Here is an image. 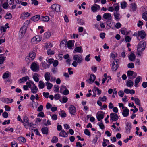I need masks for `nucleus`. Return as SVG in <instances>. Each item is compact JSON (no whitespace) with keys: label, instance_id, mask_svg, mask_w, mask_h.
I'll return each instance as SVG.
<instances>
[{"label":"nucleus","instance_id":"obj_1","mask_svg":"<svg viewBox=\"0 0 147 147\" xmlns=\"http://www.w3.org/2000/svg\"><path fill=\"white\" fill-rule=\"evenodd\" d=\"M146 46V42L144 41L140 42L138 44L137 47V55L139 56L142 55V52L144 50Z\"/></svg>","mask_w":147,"mask_h":147},{"label":"nucleus","instance_id":"obj_2","mask_svg":"<svg viewBox=\"0 0 147 147\" xmlns=\"http://www.w3.org/2000/svg\"><path fill=\"white\" fill-rule=\"evenodd\" d=\"M73 59L74 60L72 63V65L75 67H76L78 63H81L83 59L82 58V55H74L73 57Z\"/></svg>","mask_w":147,"mask_h":147},{"label":"nucleus","instance_id":"obj_3","mask_svg":"<svg viewBox=\"0 0 147 147\" xmlns=\"http://www.w3.org/2000/svg\"><path fill=\"white\" fill-rule=\"evenodd\" d=\"M119 60L117 59H115L112 64V70L113 71H116L119 67Z\"/></svg>","mask_w":147,"mask_h":147},{"label":"nucleus","instance_id":"obj_4","mask_svg":"<svg viewBox=\"0 0 147 147\" xmlns=\"http://www.w3.org/2000/svg\"><path fill=\"white\" fill-rule=\"evenodd\" d=\"M32 70L35 72H37L39 70V65L35 62H33L30 66Z\"/></svg>","mask_w":147,"mask_h":147},{"label":"nucleus","instance_id":"obj_5","mask_svg":"<svg viewBox=\"0 0 147 147\" xmlns=\"http://www.w3.org/2000/svg\"><path fill=\"white\" fill-rule=\"evenodd\" d=\"M41 37L39 35H36L31 39V42L32 44H36L38 42L41 41Z\"/></svg>","mask_w":147,"mask_h":147},{"label":"nucleus","instance_id":"obj_6","mask_svg":"<svg viewBox=\"0 0 147 147\" xmlns=\"http://www.w3.org/2000/svg\"><path fill=\"white\" fill-rule=\"evenodd\" d=\"M69 111L70 114L74 116L76 113L75 107L73 105H70L69 107Z\"/></svg>","mask_w":147,"mask_h":147},{"label":"nucleus","instance_id":"obj_7","mask_svg":"<svg viewBox=\"0 0 147 147\" xmlns=\"http://www.w3.org/2000/svg\"><path fill=\"white\" fill-rule=\"evenodd\" d=\"M51 8L53 11H55L56 12H58L60 11V6L59 5L56 4H53Z\"/></svg>","mask_w":147,"mask_h":147},{"label":"nucleus","instance_id":"obj_8","mask_svg":"<svg viewBox=\"0 0 147 147\" xmlns=\"http://www.w3.org/2000/svg\"><path fill=\"white\" fill-rule=\"evenodd\" d=\"M110 118L111 121H116L118 119V116L116 113H112L110 115Z\"/></svg>","mask_w":147,"mask_h":147},{"label":"nucleus","instance_id":"obj_9","mask_svg":"<svg viewBox=\"0 0 147 147\" xmlns=\"http://www.w3.org/2000/svg\"><path fill=\"white\" fill-rule=\"evenodd\" d=\"M96 79V76L94 74H91L89 80H86V82L89 84H92L93 83Z\"/></svg>","mask_w":147,"mask_h":147},{"label":"nucleus","instance_id":"obj_10","mask_svg":"<svg viewBox=\"0 0 147 147\" xmlns=\"http://www.w3.org/2000/svg\"><path fill=\"white\" fill-rule=\"evenodd\" d=\"M100 7L99 5L96 4H94L93 6L91 7V10L93 12H96L97 10H100Z\"/></svg>","mask_w":147,"mask_h":147},{"label":"nucleus","instance_id":"obj_11","mask_svg":"<svg viewBox=\"0 0 147 147\" xmlns=\"http://www.w3.org/2000/svg\"><path fill=\"white\" fill-rule=\"evenodd\" d=\"M40 66L43 69H45L49 68L50 65L47 64L45 61H42L40 63Z\"/></svg>","mask_w":147,"mask_h":147},{"label":"nucleus","instance_id":"obj_12","mask_svg":"<svg viewBox=\"0 0 147 147\" xmlns=\"http://www.w3.org/2000/svg\"><path fill=\"white\" fill-rule=\"evenodd\" d=\"M129 110L126 107H125L122 112V115L124 117H126L129 115Z\"/></svg>","mask_w":147,"mask_h":147},{"label":"nucleus","instance_id":"obj_13","mask_svg":"<svg viewBox=\"0 0 147 147\" xmlns=\"http://www.w3.org/2000/svg\"><path fill=\"white\" fill-rule=\"evenodd\" d=\"M26 30L27 27L26 26H23L21 28L20 32L22 36H24V35Z\"/></svg>","mask_w":147,"mask_h":147},{"label":"nucleus","instance_id":"obj_14","mask_svg":"<svg viewBox=\"0 0 147 147\" xmlns=\"http://www.w3.org/2000/svg\"><path fill=\"white\" fill-rule=\"evenodd\" d=\"M131 128V125L129 123H127L126 124L125 127V132L127 134L130 133V130Z\"/></svg>","mask_w":147,"mask_h":147},{"label":"nucleus","instance_id":"obj_15","mask_svg":"<svg viewBox=\"0 0 147 147\" xmlns=\"http://www.w3.org/2000/svg\"><path fill=\"white\" fill-rule=\"evenodd\" d=\"M115 19L117 21H119L121 18L120 14L118 12H115L114 13Z\"/></svg>","mask_w":147,"mask_h":147},{"label":"nucleus","instance_id":"obj_16","mask_svg":"<svg viewBox=\"0 0 147 147\" xmlns=\"http://www.w3.org/2000/svg\"><path fill=\"white\" fill-rule=\"evenodd\" d=\"M138 36H140L142 39H143L145 37L146 34L144 31H140L138 32Z\"/></svg>","mask_w":147,"mask_h":147},{"label":"nucleus","instance_id":"obj_17","mask_svg":"<svg viewBox=\"0 0 147 147\" xmlns=\"http://www.w3.org/2000/svg\"><path fill=\"white\" fill-rule=\"evenodd\" d=\"M103 18L105 19L111 20L112 17L111 14L109 13H105L103 15Z\"/></svg>","mask_w":147,"mask_h":147},{"label":"nucleus","instance_id":"obj_18","mask_svg":"<svg viewBox=\"0 0 147 147\" xmlns=\"http://www.w3.org/2000/svg\"><path fill=\"white\" fill-rule=\"evenodd\" d=\"M45 78L47 81V82H48L49 80H50L51 79V74L49 72H46L44 76Z\"/></svg>","mask_w":147,"mask_h":147},{"label":"nucleus","instance_id":"obj_19","mask_svg":"<svg viewBox=\"0 0 147 147\" xmlns=\"http://www.w3.org/2000/svg\"><path fill=\"white\" fill-rule=\"evenodd\" d=\"M141 79L142 78L140 76H138L136 78L134 82V86L135 87H138V84Z\"/></svg>","mask_w":147,"mask_h":147},{"label":"nucleus","instance_id":"obj_20","mask_svg":"<svg viewBox=\"0 0 147 147\" xmlns=\"http://www.w3.org/2000/svg\"><path fill=\"white\" fill-rule=\"evenodd\" d=\"M59 135L61 137L65 138L67 136L68 134L64 130H62L59 133Z\"/></svg>","mask_w":147,"mask_h":147},{"label":"nucleus","instance_id":"obj_21","mask_svg":"<svg viewBox=\"0 0 147 147\" xmlns=\"http://www.w3.org/2000/svg\"><path fill=\"white\" fill-rule=\"evenodd\" d=\"M30 15L29 13L28 12H24L21 14L20 18L22 19H24L29 17Z\"/></svg>","mask_w":147,"mask_h":147},{"label":"nucleus","instance_id":"obj_22","mask_svg":"<svg viewBox=\"0 0 147 147\" xmlns=\"http://www.w3.org/2000/svg\"><path fill=\"white\" fill-rule=\"evenodd\" d=\"M76 52L82 53L83 52V50L82 47L81 46L77 47L75 48L74 51V53Z\"/></svg>","mask_w":147,"mask_h":147},{"label":"nucleus","instance_id":"obj_23","mask_svg":"<svg viewBox=\"0 0 147 147\" xmlns=\"http://www.w3.org/2000/svg\"><path fill=\"white\" fill-rule=\"evenodd\" d=\"M30 89L31 90V92L33 94H36L38 92V88L36 85L32 86Z\"/></svg>","mask_w":147,"mask_h":147},{"label":"nucleus","instance_id":"obj_24","mask_svg":"<svg viewBox=\"0 0 147 147\" xmlns=\"http://www.w3.org/2000/svg\"><path fill=\"white\" fill-rule=\"evenodd\" d=\"M74 44L71 40H70L67 42V47L69 49H72V47H74Z\"/></svg>","mask_w":147,"mask_h":147},{"label":"nucleus","instance_id":"obj_25","mask_svg":"<svg viewBox=\"0 0 147 147\" xmlns=\"http://www.w3.org/2000/svg\"><path fill=\"white\" fill-rule=\"evenodd\" d=\"M40 19L42 21L45 22L48 21L49 20V17L47 16H42Z\"/></svg>","mask_w":147,"mask_h":147},{"label":"nucleus","instance_id":"obj_26","mask_svg":"<svg viewBox=\"0 0 147 147\" xmlns=\"http://www.w3.org/2000/svg\"><path fill=\"white\" fill-rule=\"evenodd\" d=\"M130 7L132 11H135L137 8V5L135 3H132L131 4Z\"/></svg>","mask_w":147,"mask_h":147},{"label":"nucleus","instance_id":"obj_27","mask_svg":"<svg viewBox=\"0 0 147 147\" xmlns=\"http://www.w3.org/2000/svg\"><path fill=\"white\" fill-rule=\"evenodd\" d=\"M135 58V55L134 53H131L129 56V60L132 61H134Z\"/></svg>","mask_w":147,"mask_h":147},{"label":"nucleus","instance_id":"obj_28","mask_svg":"<svg viewBox=\"0 0 147 147\" xmlns=\"http://www.w3.org/2000/svg\"><path fill=\"white\" fill-rule=\"evenodd\" d=\"M45 86V84L42 81H40L39 82L38 87L40 89H43Z\"/></svg>","mask_w":147,"mask_h":147},{"label":"nucleus","instance_id":"obj_29","mask_svg":"<svg viewBox=\"0 0 147 147\" xmlns=\"http://www.w3.org/2000/svg\"><path fill=\"white\" fill-rule=\"evenodd\" d=\"M40 18V16L39 15H36L33 16L31 20L34 22L38 21Z\"/></svg>","mask_w":147,"mask_h":147},{"label":"nucleus","instance_id":"obj_30","mask_svg":"<svg viewBox=\"0 0 147 147\" xmlns=\"http://www.w3.org/2000/svg\"><path fill=\"white\" fill-rule=\"evenodd\" d=\"M46 85L47 86V89L48 90L51 89L53 87V84L49 82V81L45 83Z\"/></svg>","mask_w":147,"mask_h":147},{"label":"nucleus","instance_id":"obj_31","mask_svg":"<svg viewBox=\"0 0 147 147\" xmlns=\"http://www.w3.org/2000/svg\"><path fill=\"white\" fill-rule=\"evenodd\" d=\"M36 54L35 52L32 51L30 52L29 53V57L31 58L32 59H34L35 58Z\"/></svg>","mask_w":147,"mask_h":147},{"label":"nucleus","instance_id":"obj_32","mask_svg":"<svg viewBox=\"0 0 147 147\" xmlns=\"http://www.w3.org/2000/svg\"><path fill=\"white\" fill-rule=\"evenodd\" d=\"M59 114L62 117H65L66 116V113L64 111H61L59 112Z\"/></svg>","mask_w":147,"mask_h":147},{"label":"nucleus","instance_id":"obj_33","mask_svg":"<svg viewBox=\"0 0 147 147\" xmlns=\"http://www.w3.org/2000/svg\"><path fill=\"white\" fill-rule=\"evenodd\" d=\"M28 76L23 77L20 79V81L21 83L22 82H24L26 81L28 79Z\"/></svg>","mask_w":147,"mask_h":147},{"label":"nucleus","instance_id":"obj_34","mask_svg":"<svg viewBox=\"0 0 147 147\" xmlns=\"http://www.w3.org/2000/svg\"><path fill=\"white\" fill-rule=\"evenodd\" d=\"M59 100L61 103H65L68 101V98L65 96H63L62 100Z\"/></svg>","mask_w":147,"mask_h":147},{"label":"nucleus","instance_id":"obj_35","mask_svg":"<svg viewBox=\"0 0 147 147\" xmlns=\"http://www.w3.org/2000/svg\"><path fill=\"white\" fill-rule=\"evenodd\" d=\"M114 10H115V12H118L119 9V5L118 3H116L114 4Z\"/></svg>","mask_w":147,"mask_h":147},{"label":"nucleus","instance_id":"obj_36","mask_svg":"<svg viewBox=\"0 0 147 147\" xmlns=\"http://www.w3.org/2000/svg\"><path fill=\"white\" fill-rule=\"evenodd\" d=\"M21 122L22 123H29V119L26 116H24V117L23 120H21Z\"/></svg>","mask_w":147,"mask_h":147},{"label":"nucleus","instance_id":"obj_37","mask_svg":"<svg viewBox=\"0 0 147 147\" xmlns=\"http://www.w3.org/2000/svg\"><path fill=\"white\" fill-rule=\"evenodd\" d=\"M42 133L45 134H47L48 133V130L47 127L42 128L41 129Z\"/></svg>","mask_w":147,"mask_h":147},{"label":"nucleus","instance_id":"obj_38","mask_svg":"<svg viewBox=\"0 0 147 147\" xmlns=\"http://www.w3.org/2000/svg\"><path fill=\"white\" fill-rule=\"evenodd\" d=\"M127 3L125 1L121 2V6L122 9H125L127 6Z\"/></svg>","mask_w":147,"mask_h":147},{"label":"nucleus","instance_id":"obj_39","mask_svg":"<svg viewBox=\"0 0 147 147\" xmlns=\"http://www.w3.org/2000/svg\"><path fill=\"white\" fill-rule=\"evenodd\" d=\"M58 138L57 137L53 136L51 140V142L53 143H56L58 142Z\"/></svg>","mask_w":147,"mask_h":147},{"label":"nucleus","instance_id":"obj_40","mask_svg":"<svg viewBox=\"0 0 147 147\" xmlns=\"http://www.w3.org/2000/svg\"><path fill=\"white\" fill-rule=\"evenodd\" d=\"M51 33L50 32H47L44 34V37L45 38H48L51 36Z\"/></svg>","mask_w":147,"mask_h":147},{"label":"nucleus","instance_id":"obj_41","mask_svg":"<svg viewBox=\"0 0 147 147\" xmlns=\"http://www.w3.org/2000/svg\"><path fill=\"white\" fill-rule=\"evenodd\" d=\"M142 18L145 21H147V11H145L142 13Z\"/></svg>","mask_w":147,"mask_h":147},{"label":"nucleus","instance_id":"obj_42","mask_svg":"<svg viewBox=\"0 0 147 147\" xmlns=\"http://www.w3.org/2000/svg\"><path fill=\"white\" fill-rule=\"evenodd\" d=\"M134 101L136 105L139 106H140V101L138 98H135Z\"/></svg>","mask_w":147,"mask_h":147},{"label":"nucleus","instance_id":"obj_43","mask_svg":"<svg viewBox=\"0 0 147 147\" xmlns=\"http://www.w3.org/2000/svg\"><path fill=\"white\" fill-rule=\"evenodd\" d=\"M127 85L128 86L131 87L133 85L134 82L130 80L127 82Z\"/></svg>","mask_w":147,"mask_h":147},{"label":"nucleus","instance_id":"obj_44","mask_svg":"<svg viewBox=\"0 0 147 147\" xmlns=\"http://www.w3.org/2000/svg\"><path fill=\"white\" fill-rule=\"evenodd\" d=\"M38 74H36L33 77L34 81L36 82H38L39 80V78L38 77Z\"/></svg>","mask_w":147,"mask_h":147},{"label":"nucleus","instance_id":"obj_45","mask_svg":"<svg viewBox=\"0 0 147 147\" xmlns=\"http://www.w3.org/2000/svg\"><path fill=\"white\" fill-rule=\"evenodd\" d=\"M5 17L6 19H11L12 18V16L11 13H6Z\"/></svg>","mask_w":147,"mask_h":147},{"label":"nucleus","instance_id":"obj_46","mask_svg":"<svg viewBox=\"0 0 147 147\" xmlns=\"http://www.w3.org/2000/svg\"><path fill=\"white\" fill-rule=\"evenodd\" d=\"M18 140L19 141L23 142H26V140L23 137L20 136L18 137Z\"/></svg>","mask_w":147,"mask_h":147},{"label":"nucleus","instance_id":"obj_47","mask_svg":"<svg viewBox=\"0 0 147 147\" xmlns=\"http://www.w3.org/2000/svg\"><path fill=\"white\" fill-rule=\"evenodd\" d=\"M104 118V115L103 114H100L97 116V119L98 121H100Z\"/></svg>","mask_w":147,"mask_h":147},{"label":"nucleus","instance_id":"obj_48","mask_svg":"<svg viewBox=\"0 0 147 147\" xmlns=\"http://www.w3.org/2000/svg\"><path fill=\"white\" fill-rule=\"evenodd\" d=\"M66 42L67 41L66 40H64L62 41L60 44V47H64L66 46Z\"/></svg>","mask_w":147,"mask_h":147},{"label":"nucleus","instance_id":"obj_49","mask_svg":"<svg viewBox=\"0 0 147 147\" xmlns=\"http://www.w3.org/2000/svg\"><path fill=\"white\" fill-rule=\"evenodd\" d=\"M108 142H109V141L108 140H105L104 139V141L102 143V146L103 147H106L107 145L106 143H107Z\"/></svg>","mask_w":147,"mask_h":147},{"label":"nucleus","instance_id":"obj_50","mask_svg":"<svg viewBox=\"0 0 147 147\" xmlns=\"http://www.w3.org/2000/svg\"><path fill=\"white\" fill-rule=\"evenodd\" d=\"M5 58V57L0 56V64H1L4 63Z\"/></svg>","mask_w":147,"mask_h":147},{"label":"nucleus","instance_id":"obj_51","mask_svg":"<svg viewBox=\"0 0 147 147\" xmlns=\"http://www.w3.org/2000/svg\"><path fill=\"white\" fill-rule=\"evenodd\" d=\"M47 54L49 55H53L54 54V51L51 50V49H49L47 52Z\"/></svg>","mask_w":147,"mask_h":147},{"label":"nucleus","instance_id":"obj_52","mask_svg":"<svg viewBox=\"0 0 147 147\" xmlns=\"http://www.w3.org/2000/svg\"><path fill=\"white\" fill-rule=\"evenodd\" d=\"M134 72L132 71H128L127 72V76L128 77H129L132 76L134 74Z\"/></svg>","mask_w":147,"mask_h":147},{"label":"nucleus","instance_id":"obj_53","mask_svg":"<svg viewBox=\"0 0 147 147\" xmlns=\"http://www.w3.org/2000/svg\"><path fill=\"white\" fill-rule=\"evenodd\" d=\"M31 1V3L35 6L37 5L38 4V2L37 0H32Z\"/></svg>","mask_w":147,"mask_h":147},{"label":"nucleus","instance_id":"obj_54","mask_svg":"<svg viewBox=\"0 0 147 147\" xmlns=\"http://www.w3.org/2000/svg\"><path fill=\"white\" fill-rule=\"evenodd\" d=\"M69 91L66 88L65 89H64V90L63 91L62 93L64 95H67L69 94Z\"/></svg>","mask_w":147,"mask_h":147},{"label":"nucleus","instance_id":"obj_55","mask_svg":"<svg viewBox=\"0 0 147 147\" xmlns=\"http://www.w3.org/2000/svg\"><path fill=\"white\" fill-rule=\"evenodd\" d=\"M9 76V74L8 73H5L3 76V78L4 79L8 78Z\"/></svg>","mask_w":147,"mask_h":147},{"label":"nucleus","instance_id":"obj_56","mask_svg":"<svg viewBox=\"0 0 147 147\" xmlns=\"http://www.w3.org/2000/svg\"><path fill=\"white\" fill-rule=\"evenodd\" d=\"M133 137L132 136H130L129 137L127 138L126 139H125L123 140V142L125 143H127L128 141L131 139Z\"/></svg>","mask_w":147,"mask_h":147},{"label":"nucleus","instance_id":"obj_57","mask_svg":"<svg viewBox=\"0 0 147 147\" xmlns=\"http://www.w3.org/2000/svg\"><path fill=\"white\" fill-rule=\"evenodd\" d=\"M61 96L59 94H57L55 95L54 98L55 100H57L60 98Z\"/></svg>","mask_w":147,"mask_h":147},{"label":"nucleus","instance_id":"obj_58","mask_svg":"<svg viewBox=\"0 0 147 147\" xmlns=\"http://www.w3.org/2000/svg\"><path fill=\"white\" fill-rule=\"evenodd\" d=\"M100 100L102 101H105L107 100V97L106 96H104L103 97H100L99 98Z\"/></svg>","mask_w":147,"mask_h":147},{"label":"nucleus","instance_id":"obj_59","mask_svg":"<svg viewBox=\"0 0 147 147\" xmlns=\"http://www.w3.org/2000/svg\"><path fill=\"white\" fill-rule=\"evenodd\" d=\"M46 60L50 64L53 63V62L54 61V59L52 58L49 59L48 60H47V59H46Z\"/></svg>","mask_w":147,"mask_h":147},{"label":"nucleus","instance_id":"obj_60","mask_svg":"<svg viewBox=\"0 0 147 147\" xmlns=\"http://www.w3.org/2000/svg\"><path fill=\"white\" fill-rule=\"evenodd\" d=\"M131 40V38L129 36H126L125 38V40L126 42H130Z\"/></svg>","mask_w":147,"mask_h":147},{"label":"nucleus","instance_id":"obj_61","mask_svg":"<svg viewBox=\"0 0 147 147\" xmlns=\"http://www.w3.org/2000/svg\"><path fill=\"white\" fill-rule=\"evenodd\" d=\"M127 67L129 68H132L134 67V64L132 63H130L128 64Z\"/></svg>","mask_w":147,"mask_h":147},{"label":"nucleus","instance_id":"obj_62","mask_svg":"<svg viewBox=\"0 0 147 147\" xmlns=\"http://www.w3.org/2000/svg\"><path fill=\"white\" fill-rule=\"evenodd\" d=\"M58 61L57 60H54L53 62V65L54 67H55L58 65Z\"/></svg>","mask_w":147,"mask_h":147},{"label":"nucleus","instance_id":"obj_63","mask_svg":"<svg viewBox=\"0 0 147 147\" xmlns=\"http://www.w3.org/2000/svg\"><path fill=\"white\" fill-rule=\"evenodd\" d=\"M84 134L88 136H90V133L89 131L88 130V129H85L84 131Z\"/></svg>","mask_w":147,"mask_h":147},{"label":"nucleus","instance_id":"obj_64","mask_svg":"<svg viewBox=\"0 0 147 147\" xmlns=\"http://www.w3.org/2000/svg\"><path fill=\"white\" fill-rule=\"evenodd\" d=\"M2 115L4 118H7L8 116V114L7 112H4L3 113Z\"/></svg>","mask_w":147,"mask_h":147}]
</instances>
